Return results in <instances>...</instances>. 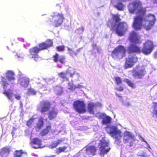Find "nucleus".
Instances as JSON below:
<instances>
[{
	"mask_svg": "<svg viewBox=\"0 0 157 157\" xmlns=\"http://www.w3.org/2000/svg\"><path fill=\"white\" fill-rule=\"evenodd\" d=\"M112 19L115 21V23H118L117 25L114 24L113 22L110 20L108 21V26H109L111 25V30L115 31L119 36H124L128 30L127 24L124 21L120 22L121 19L119 15L117 14L113 15Z\"/></svg>",
	"mask_w": 157,
	"mask_h": 157,
	"instance_id": "1",
	"label": "nucleus"
},
{
	"mask_svg": "<svg viewBox=\"0 0 157 157\" xmlns=\"http://www.w3.org/2000/svg\"><path fill=\"white\" fill-rule=\"evenodd\" d=\"M154 47L153 42L149 40H147L143 44V46L141 50L140 47L134 44H130L128 48V52L129 54L140 53L141 52L145 55L150 54Z\"/></svg>",
	"mask_w": 157,
	"mask_h": 157,
	"instance_id": "2",
	"label": "nucleus"
},
{
	"mask_svg": "<svg viewBox=\"0 0 157 157\" xmlns=\"http://www.w3.org/2000/svg\"><path fill=\"white\" fill-rule=\"evenodd\" d=\"M105 129L108 133L115 140L114 142L117 144L121 142L122 132L116 125H108L105 128Z\"/></svg>",
	"mask_w": 157,
	"mask_h": 157,
	"instance_id": "3",
	"label": "nucleus"
},
{
	"mask_svg": "<svg viewBox=\"0 0 157 157\" xmlns=\"http://www.w3.org/2000/svg\"><path fill=\"white\" fill-rule=\"evenodd\" d=\"M136 14L138 15L134 19L133 27L136 30H140L143 26V21L146 13V9L141 6L137 10Z\"/></svg>",
	"mask_w": 157,
	"mask_h": 157,
	"instance_id": "4",
	"label": "nucleus"
},
{
	"mask_svg": "<svg viewBox=\"0 0 157 157\" xmlns=\"http://www.w3.org/2000/svg\"><path fill=\"white\" fill-rule=\"evenodd\" d=\"M126 49L124 47L119 45L116 47L111 52V56L114 59H120L125 55Z\"/></svg>",
	"mask_w": 157,
	"mask_h": 157,
	"instance_id": "5",
	"label": "nucleus"
},
{
	"mask_svg": "<svg viewBox=\"0 0 157 157\" xmlns=\"http://www.w3.org/2000/svg\"><path fill=\"white\" fill-rule=\"evenodd\" d=\"M6 77L7 79V80L4 77H1V84L3 88H6L7 86L10 84H13V82L15 80L14 77V73L11 71H8L6 73Z\"/></svg>",
	"mask_w": 157,
	"mask_h": 157,
	"instance_id": "6",
	"label": "nucleus"
},
{
	"mask_svg": "<svg viewBox=\"0 0 157 157\" xmlns=\"http://www.w3.org/2000/svg\"><path fill=\"white\" fill-rule=\"evenodd\" d=\"M132 76L135 79H142L146 74L145 69L144 67H141L139 65L136 66L135 68L132 71Z\"/></svg>",
	"mask_w": 157,
	"mask_h": 157,
	"instance_id": "7",
	"label": "nucleus"
},
{
	"mask_svg": "<svg viewBox=\"0 0 157 157\" xmlns=\"http://www.w3.org/2000/svg\"><path fill=\"white\" fill-rule=\"evenodd\" d=\"M98 146L100 155H104L107 154L111 149L109 143L104 139L100 140Z\"/></svg>",
	"mask_w": 157,
	"mask_h": 157,
	"instance_id": "8",
	"label": "nucleus"
},
{
	"mask_svg": "<svg viewBox=\"0 0 157 157\" xmlns=\"http://www.w3.org/2000/svg\"><path fill=\"white\" fill-rule=\"evenodd\" d=\"M74 109L79 113H84L86 112V105L83 101L77 100L73 102Z\"/></svg>",
	"mask_w": 157,
	"mask_h": 157,
	"instance_id": "9",
	"label": "nucleus"
},
{
	"mask_svg": "<svg viewBox=\"0 0 157 157\" xmlns=\"http://www.w3.org/2000/svg\"><path fill=\"white\" fill-rule=\"evenodd\" d=\"M51 17L54 21L53 25L55 27H58L60 26L64 19L63 14L62 13H54Z\"/></svg>",
	"mask_w": 157,
	"mask_h": 157,
	"instance_id": "10",
	"label": "nucleus"
},
{
	"mask_svg": "<svg viewBox=\"0 0 157 157\" xmlns=\"http://www.w3.org/2000/svg\"><path fill=\"white\" fill-rule=\"evenodd\" d=\"M138 61V58L135 55L128 56L125 59V61L124 65L125 69L131 67Z\"/></svg>",
	"mask_w": 157,
	"mask_h": 157,
	"instance_id": "11",
	"label": "nucleus"
},
{
	"mask_svg": "<svg viewBox=\"0 0 157 157\" xmlns=\"http://www.w3.org/2000/svg\"><path fill=\"white\" fill-rule=\"evenodd\" d=\"M145 20L148 22V24L147 25L145 24L144 27L146 30H148L153 25L155 21V17L153 15L149 14L145 17Z\"/></svg>",
	"mask_w": 157,
	"mask_h": 157,
	"instance_id": "12",
	"label": "nucleus"
},
{
	"mask_svg": "<svg viewBox=\"0 0 157 157\" xmlns=\"http://www.w3.org/2000/svg\"><path fill=\"white\" fill-rule=\"evenodd\" d=\"M142 6V3L140 1L135 0L129 4L128 10L131 13L133 14L136 10Z\"/></svg>",
	"mask_w": 157,
	"mask_h": 157,
	"instance_id": "13",
	"label": "nucleus"
},
{
	"mask_svg": "<svg viewBox=\"0 0 157 157\" xmlns=\"http://www.w3.org/2000/svg\"><path fill=\"white\" fill-rule=\"evenodd\" d=\"M140 39V36L135 31H132L129 33L128 40L131 42L135 44L140 43L142 42Z\"/></svg>",
	"mask_w": 157,
	"mask_h": 157,
	"instance_id": "14",
	"label": "nucleus"
},
{
	"mask_svg": "<svg viewBox=\"0 0 157 157\" xmlns=\"http://www.w3.org/2000/svg\"><path fill=\"white\" fill-rule=\"evenodd\" d=\"M40 111L41 113H44L48 111L51 106L50 101L47 100H43L40 102Z\"/></svg>",
	"mask_w": 157,
	"mask_h": 157,
	"instance_id": "15",
	"label": "nucleus"
},
{
	"mask_svg": "<svg viewBox=\"0 0 157 157\" xmlns=\"http://www.w3.org/2000/svg\"><path fill=\"white\" fill-rule=\"evenodd\" d=\"M133 140V136L131 132L125 131L124 132L123 141L124 143L126 144L130 142V145L131 146L132 144Z\"/></svg>",
	"mask_w": 157,
	"mask_h": 157,
	"instance_id": "16",
	"label": "nucleus"
},
{
	"mask_svg": "<svg viewBox=\"0 0 157 157\" xmlns=\"http://www.w3.org/2000/svg\"><path fill=\"white\" fill-rule=\"evenodd\" d=\"M53 43L50 39H48L44 42H42L39 43L38 45L40 51L45 49H47L48 48L53 46Z\"/></svg>",
	"mask_w": 157,
	"mask_h": 157,
	"instance_id": "17",
	"label": "nucleus"
},
{
	"mask_svg": "<svg viewBox=\"0 0 157 157\" xmlns=\"http://www.w3.org/2000/svg\"><path fill=\"white\" fill-rule=\"evenodd\" d=\"M3 94H5L7 98L10 100H13V97L14 96L15 98L17 100H20L21 98V96L19 94H14L12 92V90L10 89L5 90L3 92Z\"/></svg>",
	"mask_w": 157,
	"mask_h": 157,
	"instance_id": "18",
	"label": "nucleus"
},
{
	"mask_svg": "<svg viewBox=\"0 0 157 157\" xmlns=\"http://www.w3.org/2000/svg\"><path fill=\"white\" fill-rule=\"evenodd\" d=\"M99 118L102 119L101 123L103 124H107L110 123L112 119L110 117L104 113H101L99 116Z\"/></svg>",
	"mask_w": 157,
	"mask_h": 157,
	"instance_id": "19",
	"label": "nucleus"
},
{
	"mask_svg": "<svg viewBox=\"0 0 157 157\" xmlns=\"http://www.w3.org/2000/svg\"><path fill=\"white\" fill-rule=\"evenodd\" d=\"M52 130L51 123L49 122V123L46 125L45 128L42 129L40 132V135L42 136H44Z\"/></svg>",
	"mask_w": 157,
	"mask_h": 157,
	"instance_id": "20",
	"label": "nucleus"
},
{
	"mask_svg": "<svg viewBox=\"0 0 157 157\" xmlns=\"http://www.w3.org/2000/svg\"><path fill=\"white\" fill-rule=\"evenodd\" d=\"M58 113L57 110L54 107H53L52 110L48 113V117L49 120H52L55 119L57 116Z\"/></svg>",
	"mask_w": 157,
	"mask_h": 157,
	"instance_id": "21",
	"label": "nucleus"
},
{
	"mask_svg": "<svg viewBox=\"0 0 157 157\" xmlns=\"http://www.w3.org/2000/svg\"><path fill=\"white\" fill-rule=\"evenodd\" d=\"M30 144L31 145L35 144L37 146V147H33L37 149L41 147V140L38 138H33L30 142Z\"/></svg>",
	"mask_w": 157,
	"mask_h": 157,
	"instance_id": "22",
	"label": "nucleus"
},
{
	"mask_svg": "<svg viewBox=\"0 0 157 157\" xmlns=\"http://www.w3.org/2000/svg\"><path fill=\"white\" fill-rule=\"evenodd\" d=\"M10 152V148L5 147L0 150V157H5Z\"/></svg>",
	"mask_w": 157,
	"mask_h": 157,
	"instance_id": "23",
	"label": "nucleus"
},
{
	"mask_svg": "<svg viewBox=\"0 0 157 157\" xmlns=\"http://www.w3.org/2000/svg\"><path fill=\"white\" fill-rule=\"evenodd\" d=\"M44 120L43 117H39L35 126V128L36 129L40 130L43 127L44 124Z\"/></svg>",
	"mask_w": 157,
	"mask_h": 157,
	"instance_id": "24",
	"label": "nucleus"
},
{
	"mask_svg": "<svg viewBox=\"0 0 157 157\" xmlns=\"http://www.w3.org/2000/svg\"><path fill=\"white\" fill-rule=\"evenodd\" d=\"M97 150V147L94 145H92L86 147V151L87 152H89L93 155L95 154V152Z\"/></svg>",
	"mask_w": 157,
	"mask_h": 157,
	"instance_id": "25",
	"label": "nucleus"
},
{
	"mask_svg": "<svg viewBox=\"0 0 157 157\" xmlns=\"http://www.w3.org/2000/svg\"><path fill=\"white\" fill-rule=\"evenodd\" d=\"M40 51L38 47L37 46L32 47L29 50L30 54L32 56L38 54Z\"/></svg>",
	"mask_w": 157,
	"mask_h": 157,
	"instance_id": "26",
	"label": "nucleus"
},
{
	"mask_svg": "<svg viewBox=\"0 0 157 157\" xmlns=\"http://www.w3.org/2000/svg\"><path fill=\"white\" fill-rule=\"evenodd\" d=\"M14 157H27V154L23 152L22 150H16L14 155Z\"/></svg>",
	"mask_w": 157,
	"mask_h": 157,
	"instance_id": "27",
	"label": "nucleus"
},
{
	"mask_svg": "<svg viewBox=\"0 0 157 157\" xmlns=\"http://www.w3.org/2000/svg\"><path fill=\"white\" fill-rule=\"evenodd\" d=\"M95 105L93 102H90L87 104V109L88 112L90 114H94V108Z\"/></svg>",
	"mask_w": 157,
	"mask_h": 157,
	"instance_id": "28",
	"label": "nucleus"
},
{
	"mask_svg": "<svg viewBox=\"0 0 157 157\" xmlns=\"http://www.w3.org/2000/svg\"><path fill=\"white\" fill-rule=\"evenodd\" d=\"M29 82V79L26 77H23L21 78L20 84L24 86H28Z\"/></svg>",
	"mask_w": 157,
	"mask_h": 157,
	"instance_id": "29",
	"label": "nucleus"
},
{
	"mask_svg": "<svg viewBox=\"0 0 157 157\" xmlns=\"http://www.w3.org/2000/svg\"><path fill=\"white\" fill-rule=\"evenodd\" d=\"M152 104L153 105L152 108L153 109L152 112L153 117L155 116L157 117V102H153Z\"/></svg>",
	"mask_w": 157,
	"mask_h": 157,
	"instance_id": "30",
	"label": "nucleus"
},
{
	"mask_svg": "<svg viewBox=\"0 0 157 157\" xmlns=\"http://www.w3.org/2000/svg\"><path fill=\"white\" fill-rule=\"evenodd\" d=\"M63 141L62 140L58 139L57 141H54L52 142L50 146L51 148H53L56 147L60 143Z\"/></svg>",
	"mask_w": 157,
	"mask_h": 157,
	"instance_id": "31",
	"label": "nucleus"
},
{
	"mask_svg": "<svg viewBox=\"0 0 157 157\" xmlns=\"http://www.w3.org/2000/svg\"><path fill=\"white\" fill-rule=\"evenodd\" d=\"M67 147L63 146V147H59L57 148L56 150V152L57 154H59L62 152H64L67 149Z\"/></svg>",
	"mask_w": 157,
	"mask_h": 157,
	"instance_id": "32",
	"label": "nucleus"
},
{
	"mask_svg": "<svg viewBox=\"0 0 157 157\" xmlns=\"http://www.w3.org/2000/svg\"><path fill=\"white\" fill-rule=\"evenodd\" d=\"M35 119V118L33 117L30 118L26 121V125L29 127L31 128Z\"/></svg>",
	"mask_w": 157,
	"mask_h": 157,
	"instance_id": "33",
	"label": "nucleus"
},
{
	"mask_svg": "<svg viewBox=\"0 0 157 157\" xmlns=\"http://www.w3.org/2000/svg\"><path fill=\"white\" fill-rule=\"evenodd\" d=\"M68 73V72L66 71V73L61 72L58 73V75L61 78L63 79H66L67 80H68V78H67L66 75Z\"/></svg>",
	"mask_w": 157,
	"mask_h": 157,
	"instance_id": "34",
	"label": "nucleus"
},
{
	"mask_svg": "<svg viewBox=\"0 0 157 157\" xmlns=\"http://www.w3.org/2000/svg\"><path fill=\"white\" fill-rule=\"evenodd\" d=\"M124 81L129 86L132 88H135V87L134 83L128 79L127 78L125 79L124 80Z\"/></svg>",
	"mask_w": 157,
	"mask_h": 157,
	"instance_id": "35",
	"label": "nucleus"
},
{
	"mask_svg": "<svg viewBox=\"0 0 157 157\" xmlns=\"http://www.w3.org/2000/svg\"><path fill=\"white\" fill-rule=\"evenodd\" d=\"M114 7L119 10H123L124 6L121 2H119L117 5H114Z\"/></svg>",
	"mask_w": 157,
	"mask_h": 157,
	"instance_id": "36",
	"label": "nucleus"
},
{
	"mask_svg": "<svg viewBox=\"0 0 157 157\" xmlns=\"http://www.w3.org/2000/svg\"><path fill=\"white\" fill-rule=\"evenodd\" d=\"M36 93V91L31 88H30L28 89L27 94L29 95H35Z\"/></svg>",
	"mask_w": 157,
	"mask_h": 157,
	"instance_id": "37",
	"label": "nucleus"
},
{
	"mask_svg": "<svg viewBox=\"0 0 157 157\" xmlns=\"http://www.w3.org/2000/svg\"><path fill=\"white\" fill-rule=\"evenodd\" d=\"M114 80L116 82V83L117 85H119L122 84V81L121 78L120 77H115L114 78Z\"/></svg>",
	"mask_w": 157,
	"mask_h": 157,
	"instance_id": "38",
	"label": "nucleus"
},
{
	"mask_svg": "<svg viewBox=\"0 0 157 157\" xmlns=\"http://www.w3.org/2000/svg\"><path fill=\"white\" fill-rule=\"evenodd\" d=\"M68 50L69 52V54L71 55V56H76L77 53L79 52V50L78 49L77 51V52H75L71 48H68Z\"/></svg>",
	"mask_w": 157,
	"mask_h": 157,
	"instance_id": "39",
	"label": "nucleus"
},
{
	"mask_svg": "<svg viewBox=\"0 0 157 157\" xmlns=\"http://www.w3.org/2000/svg\"><path fill=\"white\" fill-rule=\"evenodd\" d=\"M52 58L53 61L54 62L57 63L58 61L59 60V55L57 53H56L53 56Z\"/></svg>",
	"mask_w": 157,
	"mask_h": 157,
	"instance_id": "40",
	"label": "nucleus"
},
{
	"mask_svg": "<svg viewBox=\"0 0 157 157\" xmlns=\"http://www.w3.org/2000/svg\"><path fill=\"white\" fill-rule=\"evenodd\" d=\"M32 58H33L34 60L36 62H38L41 60L40 57L39 56L38 54L33 56Z\"/></svg>",
	"mask_w": 157,
	"mask_h": 157,
	"instance_id": "41",
	"label": "nucleus"
},
{
	"mask_svg": "<svg viewBox=\"0 0 157 157\" xmlns=\"http://www.w3.org/2000/svg\"><path fill=\"white\" fill-rule=\"evenodd\" d=\"M61 63L64 64L66 62V59L65 56H62L59 58V61Z\"/></svg>",
	"mask_w": 157,
	"mask_h": 157,
	"instance_id": "42",
	"label": "nucleus"
},
{
	"mask_svg": "<svg viewBox=\"0 0 157 157\" xmlns=\"http://www.w3.org/2000/svg\"><path fill=\"white\" fill-rule=\"evenodd\" d=\"M56 49L58 51L62 52L63 51L65 50V47L64 45H62L57 47Z\"/></svg>",
	"mask_w": 157,
	"mask_h": 157,
	"instance_id": "43",
	"label": "nucleus"
},
{
	"mask_svg": "<svg viewBox=\"0 0 157 157\" xmlns=\"http://www.w3.org/2000/svg\"><path fill=\"white\" fill-rule=\"evenodd\" d=\"M68 85L69 86V89L71 90H75L76 88L78 87V86L74 85L72 83H69Z\"/></svg>",
	"mask_w": 157,
	"mask_h": 157,
	"instance_id": "44",
	"label": "nucleus"
},
{
	"mask_svg": "<svg viewBox=\"0 0 157 157\" xmlns=\"http://www.w3.org/2000/svg\"><path fill=\"white\" fill-rule=\"evenodd\" d=\"M116 90L118 91H121L123 90L124 88L123 87L121 86L119 87L116 88Z\"/></svg>",
	"mask_w": 157,
	"mask_h": 157,
	"instance_id": "45",
	"label": "nucleus"
},
{
	"mask_svg": "<svg viewBox=\"0 0 157 157\" xmlns=\"http://www.w3.org/2000/svg\"><path fill=\"white\" fill-rule=\"evenodd\" d=\"M119 0H112L111 3L112 4H114L118 2Z\"/></svg>",
	"mask_w": 157,
	"mask_h": 157,
	"instance_id": "46",
	"label": "nucleus"
},
{
	"mask_svg": "<svg viewBox=\"0 0 157 157\" xmlns=\"http://www.w3.org/2000/svg\"><path fill=\"white\" fill-rule=\"evenodd\" d=\"M153 56L154 58H157V52H155L154 53Z\"/></svg>",
	"mask_w": 157,
	"mask_h": 157,
	"instance_id": "47",
	"label": "nucleus"
},
{
	"mask_svg": "<svg viewBox=\"0 0 157 157\" xmlns=\"http://www.w3.org/2000/svg\"><path fill=\"white\" fill-rule=\"evenodd\" d=\"M116 96H117V97H118L119 98H122V96L121 95H120L118 94L117 93H116Z\"/></svg>",
	"mask_w": 157,
	"mask_h": 157,
	"instance_id": "48",
	"label": "nucleus"
},
{
	"mask_svg": "<svg viewBox=\"0 0 157 157\" xmlns=\"http://www.w3.org/2000/svg\"><path fill=\"white\" fill-rule=\"evenodd\" d=\"M75 74V73H70V76L71 77H72Z\"/></svg>",
	"mask_w": 157,
	"mask_h": 157,
	"instance_id": "49",
	"label": "nucleus"
},
{
	"mask_svg": "<svg viewBox=\"0 0 157 157\" xmlns=\"http://www.w3.org/2000/svg\"><path fill=\"white\" fill-rule=\"evenodd\" d=\"M142 140H143L144 142H146V141L145 140H144L143 138H142Z\"/></svg>",
	"mask_w": 157,
	"mask_h": 157,
	"instance_id": "50",
	"label": "nucleus"
},
{
	"mask_svg": "<svg viewBox=\"0 0 157 157\" xmlns=\"http://www.w3.org/2000/svg\"><path fill=\"white\" fill-rule=\"evenodd\" d=\"M38 110L39 109V107H38Z\"/></svg>",
	"mask_w": 157,
	"mask_h": 157,
	"instance_id": "51",
	"label": "nucleus"
},
{
	"mask_svg": "<svg viewBox=\"0 0 157 157\" xmlns=\"http://www.w3.org/2000/svg\"><path fill=\"white\" fill-rule=\"evenodd\" d=\"M50 21H52V20H51V19H50Z\"/></svg>",
	"mask_w": 157,
	"mask_h": 157,
	"instance_id": "52",
	"label": "nucleus"
}]
</instances>
